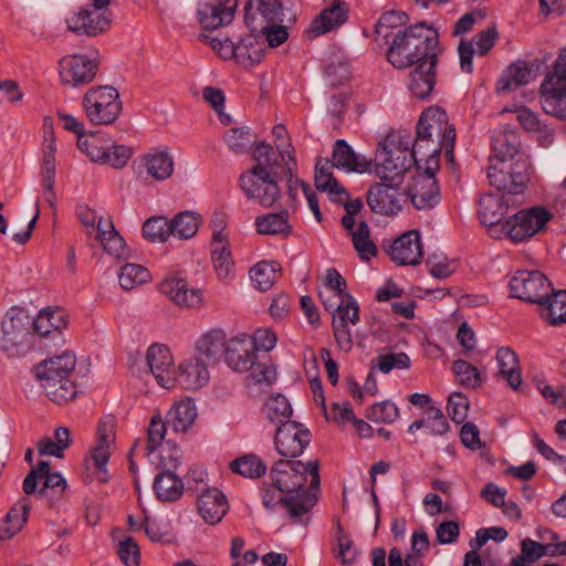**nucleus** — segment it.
<instances>
[{
  "instance_id": "nucleus-1",
  "label": "nucleus",
  "mask_w": 566,
  "mask_h": 566,
  "mask_svg": "<svg viewBox=\"0 0 566 566\" xmlns=\"http://www.w3.org/2000/svg\"><path fill=\"white\" fill-rule=\"evenodd\" d=\"M442 52L436 29L420 22L398 31L387 50V60L396 69H407Z\"/></svg>"
},
{
  "instance_id": "nucleus-2",
  "label": "nucleus",
  "mask_w": 566,
  "mask_h": 566,
  "mask_svg": "<svg viewBox=\"0 0 566 566\" xmlns=\"http://www.w3.org/2000/svg\"><path fill=\"white\" fill-rule=\"evenodd\" d=\"M454 144L455 128L449 124L447 113L441 107L431 106L420 116L410 157L415 164L419 161L418 155L437 163V157L444 150L446 158L453 161Z\"/></svg>"
},
{
  "instance_id": "nucleus-3",
  "label": "nucleus",
  "mask_w": 566,
  "mask_h": 566,
  "mask_svg": "<svg viewBox=\"0 0 566 566\" xmlns=\"http://www.w3.org/2000/svg\"><path fill=\"white\" fill-rule=\"evenodd\" d=\"M76 365L72 353H63L43 360L34 367V375L48 398L56 405H65L77 396L75 382L70 379Z\"/></svg>"
},
{
  "instance_id": "nucleus-4",
  "label": "nucleus",
  "mask_w": 566,
  "mask_h": 566,
  "mask_svg": "<svg viewBox=\"0 0 566 566\" xmlns=\"http://www.w3.org/2000/svg\"><path fill=\"white\" fill-rule=\"evenodd\" d=\"M270 479L287 494L303 499L305 494H316L319 491V463L298 460H280L271 469Z\"/></svg>"
},
{
  "instance_id": "nucleus-5",
  "label": "nucleus",
  "mask_w": 566,
  "mask_h": 566,
  "mask_svg": "<svg viewBox=\"0 0 566 566\" xmlns=\"http://www.w3.org/2000/svg\"><path fill=\"white\" fill-rule=\"evenodd\" d=\"M250 335L239 334L228 340L226 361L228 366L235 371H250V377L256 384L271 385L276 378L275 368L261 361L256 350L253 347Z\"/></svg>"
},
{
  "instance_id": "nucleus-6",
  "label": "nucleus",
  "mask_w": 566,
  "mask_h": 566,
  "mask_svg": "<svg viewBox=\"0 0 566 566\" xmlns=\"http://www.w3.org/2000/svg\"><path fill=\"white\" fill-rule=\"evenodd\" d=\"M409 140L395 133L388 134L379 144L376 153V175L380 180L403 181V175L410 168L412 158Z\"/></svg>"
},
{
  "instance_id": "nucleus-7",
  "label": "nucleus",
  "mask_w": 566,
  "mask_h": 566,
  "mask_svg": "<svg viewBox=\"0 0 566 566\" xmlns=\"http://www.w3.org/2000/svg\"><path fill=\"white\" fill-rule=\"evenodd\" d=\"M553 214L542 206H534L528 209H522L510 216L503 227L495 228L494 239L507 238L512 242H524L543 231Z\"/></svg>"
},
{
  "instance_id": "nucleus-8",
  "label": "nucleus",
  "mask_w": 566,
  "mask_h": 566,
  "mask_svg": "<svg viewBox=\"0 0 566 566\" xmlns=\"http://www.w3.org/2000/svg\"><path fill=\"white\" fill-rule=\"evenodd\" d=\"M77 147L91 161L116 169L125 167L133 154L130 147L116 145L108 135L101 132L80 134Z\"/></svg>"
},
{
  "instance_id": "nucleus-9",
  "label": "nucleus",
  "mask_w": 566,
  "mask_h": 566,
  "mask_svg": "<svg viewBox=\"0 0 566 566\" xmlns=\"http://www.w3.org/2000/svg\"><path fill=\"white\" fill-rule=\"evenodd\" d=\"M486 176L491 186L507 195L522 193L531 178V163L524 155H520L514 161L490 158Z\"/></svg>"
},
{
  "instance_id": "nucleus-10",
  "label": "nucleus",
  "mask_w": 566,
  "mask_h": 566,
  "mask_svg": "<svg viewBox=\"0 0 566 566\" xmlns=\"http://www.w3.org/2000/svg\"><path fill=\"white\" fill-rule=\"evenodd\" d=\"M31 319L19 307H11L2 321L1 348L9 357L25 355L32 347V334L29 332Z\"/></svg>"
},
{
  "instance_id": "nucleus-11",
  "label": "nucleus",
  "mask_w": 566,
  "mask_h": 566,
  "mask_svg": "<svg viewBox=\"0 0 566 566\" xmlns=\"http://www.w3.org/2000/svg\"><path fill=\"white\" fill-rule=\"evenodd\" d=\"M86 117L94 125L113 124L122 112L119 94L113 86L90 88L83 97Z\"/></svg>"
},
{
  "instance_id": "nucleus-12",
  "label": "nucleus",
  "mask_w": 566,
  "mask_h": 566,
  "mask_svg": "<svg viewBox=\"0 0 566 566\" xmlns=\"http://www.w3.org/2000/svg\"><path fill=\"white\" fill-rule=\"evenodd\" d=\"M318 496L316 494H305L303 499H298L292 494H287L277 484L271 481L262 490L263 505L273 510L276 505L281 504L285 507L289 517L293 523L307 524L310 521V512L317 503Z\"/></svg>"
},
{
  "instance_id": "nucleus-13",
  "label": "nucleus",
  "mask_w": 566,
  "mask_h": 566,
  "mask_svg": "<svg viewBox=\"0 0 566 566\" xmlns=\"http://www.w3.org/2000/svg\"><path fill=\"white\" fill-rule=\"evenodd\" d=\"M22 488L25 494H33L38 491V496L45 499L52 505L63 497L66 481L59 472L50 471L49 462L40 461L27 474Z\"/></svg>"
},
{
  "instance_id": "nucleus-14",
  "label": "nucleus",
  "mask_w": 566,
  "mask_h": 566,
  "mask_svg": "<svg viewBox=\"0 0 566 566\" xmlns=\"http://www.w3.org/2000/svg\"><path fill=\"white\" fill-rule=\"evenodd\" d=\"M553 291L551 282L539 271H517L510 281L511 296L539 307Z\"/></svg>"
},
{
  "instance_id": "nucleus-15",
  "label": "nucleus",
  "mask_w": 566,
  "mask_h": 566,
  "mask_svg": "<svg viewBox=\"0 0 566 566\" xmlns=\"http://www.w3.org/2000/svg\"><path fill=\"white\" fill-rule=\"evenodd\" d=\"M401 184L395 180H380L370 185L366 193V202L370 210L381 216L397 214L406 202Z\"/></svg>"
},
{
  "instance_id": "nucleus-16",
  "label": "nucleus",
  "mask_w": 566,
  "mask_h": 566,
  "mask_svg": "<svg viewBox=\"0 0 566 566\" xmlns=\"http://www.w3.org/2000/svg\"><path fill=\"white\" fill-rule=\"evenodd\" d=\"M360 308L353 295H345L339 298L335 307L332 328L338 347L344 352L353 348V338L348 324L356 325L360 319Z\"/></svg>"
},
{
  "instance_id": "nucleus-17",
  "label": "nucleus",
  "mask_w": 566,
  "mask_h": 566,
  "mask_svg": "<svg viewBox=\"0 0 566 566\" xmlns=\"http://www.w3.org/2000/svg\"><path fill=\"white\" fill-rule=\"evenodd\" d=\"M541 104L546 114L566 120V74L547 72L541 85Z\"/></svg>"
},
{
  "instance_id": "nucleus-18",
  "label": "nucleus",
  "mask_w": 566,
  "mask_h": 566,
  "mask_svg": "<svg viewBox=\"0 0 566 566\" xmlns=\"http://www.w3.org/2000/svg\"><path fill=\"white\" fill-rule=\"evenodd\" d=\"M277 180L256 175L255 170L241 174L239 185L248 199L264 208L272 207L281 196Z\"/></svg>"
},
{
  "instance_id": "nucleus-19",
  "label": "nucleus",
  "mask_w": 566,
  "mask_h": 566,
  "mask_svg": "<svg viewBox=\"0 0 566 566\" xmlns=\"http://www.w3.org/2000/svg\"><path fill=\"white\" fill-rule=\"evenodd\" d=\"M97 53L92 56L74 54L64 56L60 61L62 83L71 86H80L91 83L97 72Z\"/></svg>"
},
{
  "instance_id": "nucleus-20",
  "label": "nucleus",
  "mask_w": 566,
  "mask_h": 566,
  "mask_svg": "<svg viewBox=\"0 0 566 566\" xmlns=\"http://www.w3.org/2000/svg\"><path fill=\"white\" fill-rule=\"evenodd\" d=\"M311 432L296 421H286L276 428L274 444L276 451L285 458H296L311 442Z\"/></svg>"
},
{
  "instance_id": "nucleus-21",
  "label": "nucleus",
  "mask_w": 566,
  "mask_h": 566,
  "mask_svg": "<svg viewBox=\"0 0 566 566\" xmlns=\"http://www.w3.org/2000/svg\"><path fill=\"white\" fill-rule=\"evenodd\" d=\"M244 23L250 32L269 28L285 17L281 0H248L243 8Z\"/></svg>"
},
{
  "instance_id": "nucleus-22",
  "label": "nucleus",
  "mask_w": 566,
  "mask_h": 566,
  "mask_svg": "<svg viewBox=\"0 0 566 566\" xmlns=\"http://www.w3.org/2000/svg\"><path fill=\"white\" fill-rule=\"evenodd\" d=\"M146 360L159 386L163 388L175 386L174 358L167 346L153 344L147 350Z\"/></svg>"
},
{
  "instance_id": "nucleus-23",
  "label": "nucleus",
  "mask_w": 566,
  "mask_h": 566,
  "mask_svg": "<svg viewBox=\"0 0 566 566\" xmlns=\"http://www.w3.org/2000/svg\"><path fill=\"white\" fill-rule=\"evenodd\" d=\"M70 31L77 35L96 36L106 31L111 24L107 11L85 8L66 20Z\"/></svg>"
},
{
  "instance_id": "nucleus-24",
  "label": "nucleus",
  "mask_w": 566,
  "mask_h": 566,
  "mask_svg": "<svg viewBox=\"0 0 566 566\" xmlns=\"http://www.w3.org/2000/svg\"><path fill=\"white\" fill-rule=\"evenodd\" d=\"M408 193L412 205L419 210L436 206L440 200V192L433 169L427 168L423 174L413 178Z\"/></svg>"
},
{
  "instance_id": "nucleus-25",
  "label": "nucleus",
  "mask_w": 566,
  "mask_h": 566,
  "mask_svg": "<svg viewBox=\"0 0 566 566\" xmlns=\"http://www.w3.org/2000/svg\"><path fill=\"white\" fill-rule=\"evenodd\" d=\"M389 255L399 265L419 264L423 255L419 232L411 230L397 238L390 247Z\"/></svg>"
},
{
  "instance_id": "nucleus-26",
  "label": "nucleus",
  "mask_w": 566,
  "mask_h": 566,
  "mask_svg": "<svg viewBox=\"0 0 566 566\" xmlns=\"http://www.w3.org/2000/svg\"><path fill=\"white\" fill-rule=\"evenodd\" d=\"M238 8V0H211L198 11L199 22L206 30L229 24Z\"/></svg>"
},
{
  "instance_id": "nucleus-27",
  "label": "nucleus",
  "mask_w": 566,
  "mask_h": 566,
  "mask_svg": "<svg viewBox=\"0 0 566 566\" xmlns=\"http://www.w3.org/2000/svg\"><path fill=\"white\" fill-rule=\"evenodd\" d=\"M509 212V199L505 195H483L479 200V218L493 238L495 228H502V219Z\"/></svg>"
},
{
  "instance_id": "nucleus-28",
  "label": "nucleus",
  "mask_w": 566,
  "mask_h": 566,
  "mask_svg": "<svg viewBox=\"0 0 566 566\" xmlns=\"http://www.w3.org/2000/svg\"><path fill=\"white\" fill-rule=\"evenodd\" d=\"M348 13L349 4L344 0L328 1L326 7L313 20L310 33L317 36L331 32L347 21Z\"/></svg>"
},
{
  "instance_id": "nucleus-29",
  "label": "nucleus",
  "mask_w": 566,
  "mask_h": 566,
  "mask_svg": "<svg viewBox=\"0 0 566 566\" xmlns=\"http://www.w3.org/2000/svg\"><path fill=\"white\" fill-rule=\"evenodd\" d=\"M437 62L438 57L429 61L424 60L416 64L410 72L408 88L413 97L426 99L431 95L437 82Z\"/></svg>"
},
{
  "instance_id": "nucleus-30",
  "label": "nucleus",
  "mask_w": 566,
  "mask_h": 566,
  "mask_svg": "<svg viewBox=\"0 0 566 566\" xmlns=\"http://www.w3.org/2000/svg\"><path fill=\"white\" fill-rule=\"evenodd\" d=\"M208 364L199 357H190L179 364L175 371V384L178 382L187 390L203 387L209 380Z\"/></svg>"
},
{
  "instance_id": "nucleus-31",
  "label": "nucleus",
  "mask_w": 566,
  "mask_h": 566,
  "mask_svg": "<svg viewBox=\"0 0 566 566\" xmlns=\"http://www.w3.org/2000/svg\"><path fill=\"white\" fill-rule=\"evenodd\" d=\"M158 289L179 306L193 307L201 303L200 290L189 287L184 279L167 276L159 283Z\"/></svg>"
},
{
  "instance_id": "nucleus-32",
  "label": "nucleus",
  "mask_w": 566,
  "mask_h": 566,
  "mask_svg": "<svg viewBox=\"0 0 566 566\" xmlns=\"http://www.w3.org/2000/svg\"><path fill=\"white\" fill-rule=\"evenodd\" d=\"M521 146L518 134L509 125H503L492 132L491 147L493 161H510L518 154Z\"/></svg>"
},
{
  "instance_id": "nucleus-33",
  "label": "nucleus",
  "mask_w": 566,
  "mask_h": 566,
  "mask_svg": "<svg viewBox=\"0 0 566 566\" xmlns=\"http://www.w3.org/2000/svg\"><path fill=\"white\" fill-rule=\"evenodd\" d=\"M198 512L210 525L218 524L229 510L226 495L219 489H207L198 497Z\"/></svg>"
},
{
  "instance_id": "nucleus-34",
  "label": "nucleus",
  "mask_w": 566,
  "mask_h": 566,
  "mask_svg": "<svg viewBox=\"0 0 566 566\" xmlns=\"http://www.w3.org/2000/svg\"><path fill=\"white\" fill-rule=\"evenodd\" d=\"M252 158L254 165L249 170H255L256 175L279 181L280 169L284 171L279 151L276 153L270 144L261 142L253 149Z\"/></svg>"
},
{
  "instance_id": "nucleus-35",
  "label": "nucleus",
  "mask_w": 566,
  "mask_h": 566,
  "mask_svg": "<svg viewBox=\"0 0 566 566\" xmlns=\"http://www.w3.org/2000/svg\"><path fill=\"white\" fill-rule=\"evenodd\" d=\"M331 165L347 172H364L369 169L370 161L357 155L344 139H337L333 147Z\"/></svg>"
},
{
  "instance_id": "nucleus-36",
  "label": "nucleus",
  "mask_w": 566,
  "mask_h": 566,
  "mask_svg": "<svg viewBox=\"0 0 566 566\" xmlns=\"http://www.w3.org/2000/svg\"><path fill=\"white\" fill-rule=\"evenodd\" d=\"M537 70L538 65L535 63L517 61L511 64L499 80L497 91L509 92L530 83L535 78Z\"/></svg>"
},
{
  "instance_id": "nucleus-37",
  "label": "nucleus",
  "mask_w": 566,
  "mask_h": 566,
  "mask_svg": "<svg viewBox=\"0 0 566 566\" xmlns=\"http://www.w3.org/2000/svg\"><path fill=\"white\" fill-rule=\"evenodd\" d=\"M228 340L222 329H211L202 335L196 344V349L207 363L214 364L222 356L226 357Z\"/></svg>"
},
{
  "instance_id": "nucleus-38",
  "label": "nucleus",
  "mask_w": 566,
  "mask_h": 566,
  "mask_svg": "<svg viewBox=\"0 0 566 566\" xmlns=\"http://www.w3.org/2000/svg\"><path fill=\"white\" fill-rule=\"evenodd\" d=\"M333 165L328 159H319L315 166V187L321 191H327L331 198L335 201H343L342 196L348 197V192L336 180L333 172Z\"/></svg>"
},
{
  "instance_id": "nucleus-39",
  "label": "nucleus",
  "mask_w": 566,
  "mask_h": 566,
  "mask_svg": "<svg viewBox=\"0 0 566 566\" xmlns=\"http://www.w3.org/2000/svg\"><path fill=\"white\" fill-rule=\"evenodd\" d=\"M153 488L158 500L175 502L181 497L185 484L178 475L168 471H161L156 474Z\"/></svg>"
},
{
  "instance_id": "nucleus-40",
  "label": "nucleus",
  "mask_w": 566,
  "mask_h": 566,
  "mask_svg": "<svg viewBox=\"0 0 566 566\" xmlns=\"http://www.w3.org/2000/svg\"><path fill=\"white\" fill-rule=\"evenodd\" d=\"M499 374L507 381L511 388L518 390L522 385L520 363L516 353L510 347H501L496 353Z\"/></svg>"
},
{
  "instance_id": "nucleus-41",
  "label": "nucleus",
  "mask_w": 566,
  "mask_h": 566,
  "mask_svg": "<svg viewBox=\"0 0 566 566\" xmlns=\"http://www.w3.org/2000/svg\"><path fill=\"white\" fill-rule=\"evenodd\" d=\"M197 417L196 406L191 400H181L172 406L166 415V422L175 432H186Z\"/></svg>"
},
{
  "instance_id": "nucleus-42",
  "label": "nucleus",
  "mask_w": 566,
  "mask_h": 566,
  "mask_svg": "<svg viewBox=\"0 0 566 566\" xmlns=\"http://www.w3.org/2000/svg\"><path fill=\"white\" fill-rule=\"evenodd\" d=\"M265 52L264 41L258 34L251 33L238 42V63L243 67H251L262 61Z\"/></svg>"
},
{
  "instance_id": "nucleus-43",
  "label": "nucleus",
  "mask_w": 566,
  "mask_h": 566,
  "mask_svg": "<svg viewBox=\"0 0 566 566\" xmlns=\"http://www.w3.org/2000/svg\"><path fill=\"white\" fill-rule=\"evenodd\" d=\"M147 174L155 180L168 179L174 171V159L168 151H153L143 156Z\"/></svg>"
},
{
  "instance_id": "nucleus-44",
  "label": "nucleus",
  "mask_w": 566,
  "mask_h": 566,
  "mask_svg": "<svg viewBox=\"0 0 566 566\" xmlns=\"http://www.w3.org/2000/svg\"><path fill=\"white\" fill-rule=\"evenodd\" d=\"M541 315L545 317L551 325L566 323V290L553 291L542 304Z\"/></svg>"
},
{
  "instance_id": "nucleus-45",
  "label": "nucleus",
  "mask_w": 566,
  "mask_h": 566,
  "mask_svg": "<svg viewBox=\"0 0 566 566\" xmlns=\"http://www.w3.org/2000/svg\"><path fill=\"white\" fill-rule=\"evenodd\" d=\"M113 438L111 431L107 430L105 424L98 427V440L96 446L92 450V461L98 473V480L102 482L107 481L106 464L109 460V444Z\"/></svg>"
},
{
  "instance_id": "nucleus-46",
  "label": "nucleus",
  "mask_w": 566,
  "mask_h": 566,
  "mask_svg": "<svg viewBox=\"0 0 566 566\" xmlns=\"http://www.w3.org/2000/svg\"><path fill=\"white\" fill-rule=\"evenodd\" d=\"M256 231L266 235H289L292 227L289 223L287 211L266 213L255 219Z\"/></svg>"
},
{
  "instance_id": "nucleus-47",
  "label": "nucleus",
  "mask_w": 566,
  "mask_h": 566,
  "mask_svg": "<svg viewBox=\"0 0 566 566\" xmlns=\"http://www.w3.org/2000/svg\"><path fill=\"white\" fill-rule=\"evenodd\" d=\"M201 223V217L193 211H181L169 220L170 233L180 240L192 238Z\"/></svg>"
},
{
  "instance_id": "nucleus-48",
  "label": "nucleus",
  "mask_w": 566,
  "mask_h": 566,
  "mask_svg": "<svg viewBox=\"0 0 566 566\" xmlns=\"http://www.w3.org/2000/svg\"><path fill=\"white\" fill-rule=\"evenodd\" d=\"M65 324L63 312L51 308L42 310L33 321L35 333L43 337L49 336L51 333L60 335L61 328H63Z\"/></svg>"
},
{
  "instance_id": "nucleus-49",
  "label": "nucleus",
  "mask_w": 566,
  "mask_h": 566,
  "mask_svg": "<svg viewBox=\"0 0 566 566\" xmlns=\"http://www.w3.org/2000/svg\"><path fill=\"white\" fill-rule=\"evenodd\" d=\"M30 503L27 499L18 501L4 516V533L0 538L12 537L17 534L28 521Z\"/></svg>"
},
{
  "instance_id": "nucleus-50",
  "label": "nucleus",
  "mask_w": 566,
  "mask_h": 566,
  "mask_svg": "<svg viewBox=\"0 0 566 566\" xmlns=\"http://www.w3.org/2000/svg\"><path fill=\"white\" fill-rule=\"evenodd\" d=\"M263 413L271 422L277 424L291 421L292 407L283 395H276L266 400L263 406Z\"/></svg>"
},
{
  "instance_id": "nucleus-51",
  "label": "nucleus",
  "mask_w": 566,
  "mask_h": 566,
  "mask_svg": "<svg viewBox=\"0 0 566 566\" xmlns=\"http://www.w3.org/2000/svg\"><path fill=\"white\" fill-rule=\"evenodd\" d=\"M272 134L275 137V147L281 156V160L286 166V171L291 174L296 167V157L287 130L285 126L279 124L273 127Z\"/></svg>"
},
{
  "instance_id": "nucleus-52",
  "label": "nucleus",
  "mask_w": 566,
  "mask_h": 566,
  "mask_svg": "<svg viewBox=\"0 0 566 566\" xmlns=\"http://www.w3.org/2000/svg\"><path fill=\"white\" fill-rule=\"evenodd\" d=\"M150 279V272L146 268L135 263L123 265L118 273L119 284L126 291L143 285L149 282Z\"/></svg>"
},
{
  "instance_id": "nucleus-53",
  "label": "nucleus",
  "mask_w": 566,
  "mask_h": 566,
  "mask_svg": "<svg viewBox=\"0 0 566 566\" xmlns=\"http://www.w3.org/2000/svg\"><path fill=\"white\" fill-rule=\"evenodd\" d=\"M230 469L244 478H260L266 472V465L255 454H247L233 460Z\"/></svg>"
},
{
  "instance_id": "nucleus-54",
  "label": "nucleus",
  "mask_w": 566,
  "mask_h": 566,
  "mask_svg": "<svg viewBox=\"0 0 566 566\" xmlns=\"http://www.w3.org/2000/svg\"><path fill=\"white\" fill-rule=\"evenodd\" d=\"M369 234V227L366 221H360L357 229L350 233L354 248L363 260L376 256L378 251Z\"/></svg>"
},
{
  "instance_id": "nucleus-55",
  "label": "nucleus",
  "mask_w": 566,
  "mask_h": 566,
  "mask_svg": "<svg viewBox=\"0 0 566 566\" xmlns=\"http://www.w3.org/2000/svg\"><path fill=\"white\" fill-rule=\"evenodd\" d=\"M277 263L262 261L250 270V277L254 286L260 291L270 290L276 279Z\"/></svg>"
},
{
  "instance_id": "nucleus-56",
  "label": "nucleus",
  "mask_w": 566,
  "mask_h": 566,
  "mask_svg": "<svg viewBox=\"0 0 566 566\" xmlns=\"http://www.w3.org/2000/svg\"><path fill=\"white\" fill-rule=\"evenodd\" d=\"M142 231L143 235L151 242H166L171 235L169 220L161 216L147 219Z\"/></svg>"
},
{
  "instance_id": "nucleus-57",
  "label": "nucleus",
  "mask_w": 566,
  "mask_h": 566,
  "mask_svg": "<svg viewBox=\"0 0 566 566\" xmlns=\"http://www.w3.org/2000/svg\"><path fill=\"white\" fill-rule=\"evenodd\" d=\"M373 369H378L382 374L390 373L394 368L407 369L410 367V358L406 353L379 355L371 360Z\"/></svg>"
},
{
  "instance_id": "nucleus-58",
  "label": "nucleus",
  "mask_w": 566,
  "mask_h": 566,
  "mask_svg": "<svg viewBox=\"0 0 566 566\" xmlns=\"http://www.w3.org/2000/svg\"><path fill=\"white\" fill-rule=\"evenodd\" d=\"M458 381L468 388H476L482 384V377L473 365L463 359H458L452 367Z\"/></svg>"
},
{
  "instance_id": "nucleus-59",
  "label": "nucleus",
  "mask_w": 566,
  "mask_h": 566,
  "mask_svg": "<svg viewBox=\"0 0 566 566\" xmlns=\"http://www.w3.org/2000/svg\"><path fill=\"white\" fill-rule=\"evenodd\" d=\"M224 139L229 148L235 154L247 153L253 144L251 130L247 127L230 129Z\"/></svg>"
},
{
  "instance_id": "nucleus-60",
  "label": "nucleus",
  "mask_w": 566,
  "mask_h": 566,
  "mask_svg": "<svg viewBox=\"0 0 566 566\" xmlns=\"http://www.w3.org/2000/svg\"><path fill=\"white\" fill-rule=\"evenodd\" d=\"M252 33L258 34L264 43H268L269 48H276L289 39L287 25L284 24V18H282V21L270 23L269 28H264L261 31H253Z\"/></svg>"
},
{
  "instance_id": "nucleus-61",
  "label": "nucleus",
  "mask_w": 566,
  "mask_h": 566,
  "mask_svg": "<svg viewBox=\"0 0 566 566\" xmlns=\"http://www.w3.org/2000/svg\"><path fill=\"white\" fill-rule=\"evenodd\" d=\"M366 417L374 422L391 423L399 417V409L394 402L386 400L371 406Z\"/></svg>"
},
{
  "instance_id": "nucleus-62",
  "label": "nucleus",
  "mask_w": 566,
  "mask_h": 566,
  "mask_svg": "<svg viewBox=\"0 0 566 566\" xmlns=\"http://www.w3.org/2000/svg\"><path fill=\"white\" fill-rule=\"evenodd\" d=\"M119 559L126 566H139L140 564V549L138 544L133 537L127 536L119 541L116 548Z\"/></svg>"
},
{
  "instance_id": "nucleus-63",
  "label": "nucleus",
  "mask_w": 566,
  "mask_h": 566,
  "mask_svg": "<svg viewBox=\"0 0 566 566\" xmlns=\"http://www.w3.org/2000/svg\"><path fill=\"white\" fill-rule=\"evenodd\" d=\"M521 554L531 562H535L543 556H556L553 544H542L531 538H525L521 543Z\"/></svg>"
},
{
  "instance_id": "nucleus-64",
  "label": "nucleus",
  "mask_w": 566,
  "mask_h": 566,
  "mask_svg": "<svg viewBox=\"0 0 566 566\" xmlns=\"http://www.w3.org/2000/svg\"><path fill=\"white\" fill-rule=\"evenodd\" d=\"M469 400L461 392H453L448 400L447 411L451 420L455 423H462L468 416Z\"/></svg>"
}]
</instances>
